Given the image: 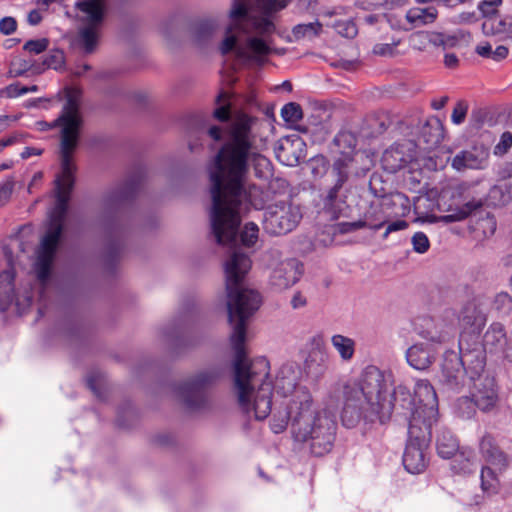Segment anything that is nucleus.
I'll use <instances>...</instances> for the list:
<instances>
[{
    "instance_id": "12",
    "label": "nucleus",
    "mask_w": 512,
    "mask_h": 512,
    "mask_svg": "<svg viewBox=\"0 0 512 512\" xmlns=\"http://www.w3.org/2000/svg\"><path fill=\"white\" fill-rule=\"evenodd\" d=\"M222 376L221 369L212 368L198 373L193 378L181 383L177 387V393L187 408L191 410L206 406L208 401L207 391Z\"/></svg>"
},
{
    "instance_id": "56",
    "label": "nucleus",
    "mask_w": 512,
    "mask_h": 512,
    "mask_svg": "<svg viewBox=\"0 0 512 512\" xmlns=\"http://www.w3.org/2000/svg\"><path fill=\"white\" fill-rule=\"evenodd\" d=\"M512 146V133L504 132L501 135L500 142L495 146V154L503 155L505 154Z\"/></svg>"
},
{
    "instance_id": "41",
    "label": "nucleus",
    "mask_w": 512,
    "mask_h": 512,
    "mask_svg": "<svg viewBox=\"0 0 512 512\" xmlns=\"http://www.w3.org/2000/svg\"><path fill=\"white\" fill-rule=\"evenodd\" d=\"M321 29L322 24L319 21H316L307 24H298L292 29V33L295 39L299 40L304 37L318 36L321 32Z\"/></svg>"
},
{
    "instance_id": "57",
    "label": "nucleus",
    "mask_w": 512,
    "mask_h": 512,
    "mask_svg": "<svg viewBox=\"0 0 512 512\" xmlns=\"http://www.w3.org/2000/svg\"><path fill=\"white\" fill-rule=\"evenodd\" d=\"M355 139L354 137L347 132L339 133L337 134L334 139L333 143L341 148V147H347V148H353L355 147Z\"/></svg>"
},
{
    "instance_id": "9",
    "label": "nucleus",
    "mask_w": 512,
    "mask_h": 512,
    "mask_svg": "<svg viewBox=\"0 0 512 512\" xmlns=\"http://www.w3.org/2000/svg\"><path fill=\"white\" fill-rule=\"evenodd\" d=\"M75 18L81 24L78 43L86 53H92L98 42L108 6L106 0H77L74 5Z\"/></svg>"
},
{
    "instance_id": "26",
    "label": "nucleus",
    "mask_w": 512,
    "mask_h": 512,
    "mask_svg": "<svg viewBox=\"0 0 512 512\" xmlns=\"http://www.w3.org/2000/svg\"><path fill=\"white\" fill-rule=\"evenodd\" d=\"M451 470L456 474H471L476 470V457L472 449L462 448L453 456Z\"/></svg>"
},
{
    "instance_id": "28",
    "label": "nucleus",
    "mask_w": 512,
    "mask_h": 512,
    "mask_svg": "<svg viewBox=\"0 0 512 512\" xmlns=\"http://www.w3.org/2000/svg\"><path fill=\"white\" fill-rule=\"evenodd\" d=\"M63 233V225L50 223L42 238L39 255L54 257Z\"/></svg>"
},
{
    "instance_id": "44",
    "label": "nucleus",
    "mask_w": 512,
    "mask_h": 512,
    "mask_svg": "<svg viewBox=\"0 0 512 512\" xmlns=\"http://www.w3.org/2000/svg\"><path fill=\"white\" fill-rule=\"evenodd\" d=\"M53 259H54V257L38 254L37 277L43 283L49 279Z\"/></svg>"
},
{
    "instance_id": "58",
    "label": "nucleus",
    "mask_w": 512,
    "mask_h": 512,
    "mask_svg": "<svg viewBox=\"0 0 512 512\" xmlns=\"http://www.w3.org/2000/svg\"><path fill=\"white\" fill-rule=\"evenodd\" d=\"M14 189V180L7 179L4 183L0 184V206H3L11 197Z\"/></svg>"
},
{
    "instance_id": "29",
    "label": "nucleus",
    "mask_w": 512,
    "mask_h": 512,
    "mask_svg": "<svg viewBox=\"0 0 512 512\" xmlns=\"http://www.w3.org/2000/svg\"><path fill=\"white\" fill-rule=\"evenodd\" d=\"M364 228L378 230L388 223V215L379 203H371L360 219Z\"/></svg>"
},
{
    "instance_id": "21",
    "label": "nucleus",
    "mask_w": 512,
    "mask_h": 512,
    "mask_svg": "<svg viewBox=\"0 0 512 512\" xmlns=\"http://www.w3.org/2000/svg\"><path fill=\"white\" fill-rule=\"evenodd\" d=\"M479 450L485 461L499 467V470H505L508 467L507 454L501 450L491 434L483 435L479 443Z\"/></svg>"
},
{
    "instance_id": "62",
    "label": "nucleus",
    "mask_w": 512,
    "mask_h": 512,
    "mask_svg": "<svg viewBox=\"0 0 512 512\" xmlns=\"http://www.w3.org/2000/svg\"><path fill=\"white\" fill-rule=\"evenodd\" d=\"M408 225H409L408 222L405 220H396L391 223H388L386 226V230L383 234V238L384 239L387 238L388 235L392 232L406 229L408 227Z\"/></svg>"
},
{
    "instance_id": "17",
    "label": "nucleus",
    "mask_w": 512,
    "mask_h": 512,
    "mask_svg": "<svg viewBox=\"0 0 512 512\" xmlns=\"http://www.w3.org/2000/svg\"><path fill=\"white\" fill-rule=\"evenodd\" d=\"M303 274V264L290 258L281 261L270 275V284L276 290H284L297 283Z\"/></svg>"
},
{
    "instance_id": "11",
    "label": "nucleus",
    "mask_w": 512,
    "mask_h": 512,
    "mask_svg": "<svg viewBox=\"0 0 512 512\" xmlns=\"http://www.w3.org/2000/svg\"><path fill=\"white\" fill-rule=\"evenodd\" d=\"M512 202V180L506 182H497L492 186L483 199H472L458 207L453 213L443 215L441 220L445 223H453L464 220L472 214H476L484 205L492 207H503Z\"/></svg>"
},
{
    "instance_id": "22",
    "label": "nucleus",
    "mask_w": 512,
    "mask_h": 512,
    "mask_svg": "<svg viewBox=\"0 0 512 512\" xmlns=\"http://www.w3.org/2000/svg\"><path fill=\"white\" fill-rule=\"evenodd\" d=\"M444 136V129L441 121L432 117L428 119L421 127L418 139L415 141L417 147L423 145V149H432L438 146Z\"/></svg>"
},
{
    "instance_id": "23",
    "label": "nucleus",
    "mask_w": 512,
    "mask_h": 512,
    "mask_svg": "<svg viewBox=\"0 0 512 512\" xmlns=\"http://www.w3.org/2000/svg\"><path fill=\"white\" fill-rule=\"evenodd\" d=\"M341 190L330 187L322 198L323 210L332 220L348 216L349 206L346 196L341 194Z\"/></svg>"
},
{
    "instance_id": "24",
    "label": "nucleus",
    "mask_w": 512,
    "mask_h": 512,
    "mask_svg": "<svg viewBox=\"0 0 512 512\" xmlns=\"http://www.w3.org/2000/svg\"><path fill=\"white\" fill-rule=\"evenodd\" d=\"M488 156L487 150H464L455 155L452 160V167L457 171L484 169L487 165Z\"/></svg>"
},
{
    "instance_id": "7",
    "label": "nucleus",
    "mask_w": 512,
    "mask_h": 512,
    "mask_svg": "<svg viewBox=\"0 0 512 512\" xmlns=\"http://www.w3.org/2000/svg\"><path fill=\"white\" fill-rule=\"evenodd\" d=\"M143 178V171L138 170L103 199V222L107 241L106 259L110 264L117 260L123 249L126 235L125 210L136 198Z\"/></svg>"
},
{
    "instance_id": "63",
    "label": "nucleus",
    "mask_w": 512,
    "mask_h": 512,
    "mask_svg": "<svg viewBox=\"0 0 512 512\" xmlns=\"http://www.w3.org/2000/svg\"><path fill=\"white\" fill-rule=\"evenodd\" d=\"M307 304L306 298L302 295L300 291L294 293L291 299V306L293 309H298L304 307Z\"/></svg>"
},
{
    "instance_id": "47",
    "label": "nucleus",
    "mask_w": 512,
    "mask_h": 512,
    "mask_svg": "<svg viewBox=\"0 0 512 512\" xmlns=\"http://www.w3.org/2000/svg\"><path fill=\"white\" fill-rule=\"evenodd\" d=\"M309 167L315 178L322 177L327 172L328 160L324 156L314 157L310 160Z\"/></svg>"
},
{
    "instance_id": "18",
    "label": "nucleus",
    "mask_w": 512,
    "mask_h": 512,
    "mask_svg": "<svg viewBox=\"0 0 512 512\" xmlns=\"http://www.w3.org/2000/svg\"><path fill=\"white\" fill-rule=\"evenodd\" d=\"M466 375L459 356L455 352L446 353L442 363V384L448 390L459 392L465 386Z\"/></svg>"
},
{
    "instance_id": "38",
    "label": "nucleus",
    "mask_w": 512,
    "mask_h": 512,
    "mask_svg": "<svg viewBox=\"0 0 512 512\" xmlns=\"http://www.w3.org/2000/svg\"><path fill=\"white\" fill-rule=\"evenodd\" d=\"M477 404L475 397L463 396L456 400L454 404V413L462 419H471L476 413Z\"/></svg>"
},
{
    "instance_id": "2",
    "label": "nucleus",
    "mask_w": 512,
    "mask_h": 512,
    "mask_svg": "<svg viewBox=\"0 0 512 512\" xmlns=\"http://www.w3.org/2000/svg\"><path fill=\"white\" fill-rule=\"evenodd\" d=\"M251 268V260L245 253L233 250L224 264L227 315L232 326L231 345L235 351L234 387L241 410L256 420L266 419L272 412L273 388L277 394L290 399L283 402L281 411L293 396L305 387H297L299 369L294 363L283 364L274 386L265 379L269 375V362L265 358L248 360L245 352L247 322L260 308L262 297L243 283ZM280 410V408L278 409Z\"/></svg>"
},
{
    "instance_id": "15",
    "label": "nucleus",
    "mask_w": 512,
    "mask_h": 512,
    "mask_svg": "<svg viewBox=\"0 0 512 512\" xmlns=\"http://www.w3.org/2000/svg\"><path fill=\"white\" fill-rule=\"evenodd\" d=\"M417 143L414 140L403 139L386 149L381 163L389 173H396L416 159Z\"/></svg>"
},
{
    "instance_id": "16",
    "label": "nucleus",
    "mask_w": 512,
    "mask_h": 512,
    "mask_svg": "<svg viewBox=\"0 0 512 512\" xmlns=\"http://www.w3.org/2000/svg\"><path fill=\"white\" fill-rule=\"evenodd\" d=\"M461 366L470 380H475L484 372L486 365V349L481 343H474L471 347L461 338L459 341Z\"/></svg>"
},
{
    "instance_id": "13",
    "label": "nucleus",
    "mask_w": 512,
    "mask_h": 512,
    "mask_svg": "<svg viewBox=\"0 0 512 512\" xmlns=\"http://www.w3.org/2000/svg\"><path fill=\"white\" fill-rule=\"evenodd\" d=\"M301 218L298 206L280 201L266 208L262 222L263 230L271 236L285 235L297 227Z\"/></svg>"
},
{
    "instance_id": "31",
    "label": "nucleus",
    "mask_w": 512,
    "mask_h": 512,
    "mask_svg": "<svg viewBox=\"0 0 512 512\" xmlns=\"http://www.w3.org/2000/svg\"><path fill=\"white\" fill-rule=\"evenodd\" d=\"M482 31L486 35L506 33L512 36V16L490 18L482 24Z\"/></svg>"
},
{
    "instance_id": "25",
    "label": "nucleus",
    "mask_w": 512,
    "mask_h": 512,
    "mask_svg": "<svg viewBox=\"0 0 512 512\" xmlns=\"http://www.w3.org/2000/svg\"><path fill=\"white\" fill-rule=\"evenodd\" d=\"M437 453L442 458H452L460 450L459 442L446 427H441L436 436Z\"/></svg>"
},
{
    "instance_id": "46",
    "label": "nucleus",
    "mask_w": 512,
    "mask_h": 512,
    "mask_svg": "<svg viewBox=\"0 0 512 512\" xmlns=\"http://www.w3.org/2000/svg\"><path fill=\"white\" fill-rule=\"evenodd\" d=\"M334 27L338 34L346 38H354L358 33L357 26L352 20L337 21Z\"/></svg>"
},
{
    "instance_id": "51",
    "label": "nucleus",
    "mask_w": 512,
    "mask_h": 512,
    "mask_svg": "<svg viewBox=\"0 0 512 512\" xmlns=\"http://www.w3.org/2000/svg\"><path fill=\"white\" fill-rule=\"evenodd\" d=\"M26 93V86H21L19 82L12 83L3 89H0V97L14 98Z\"/></svg>"
},
{
    "instance_id": "20",
    "label": "nucleus",
    "mask_w": 512,
    "mask_h": 512,
    "mask_svg": "<svg viewBox=\"0 0 512 512\" xmlns=\"http://www.w3.org/2000/svg\"><path fill=\"white\" fill-rule=\"evenodd\" d=\"M219 28L215 18H198L190 22L188 31L192 42L198 47H204L210 43Z\"/></svg>"
},
{
    "instance_id": "64",
    "label": "nucleus",
    "mask_w": 512,
    "mask_h": 512,
    "mask_svg": "<svg viewBox=\"0 0 512 512\" xmlns=\"http://www.w3.org/2000/svg\"><path fill=\"white\" fill-rule=\"evenodd\" d=\"M508 48L500 45L492 52V59L495 61H501L505 59L508 55Z\"/></svg>"
},
{
    "instance_id": "59",
    "label": "nucleus",
    "mask_w": 512,
    "mask_h": 512,
    "mask_svg": "<svg viewBox=\"0 0 512 512\" xmlns=\"http://www.w3.org/2000/svg\"><path fill=\"white\" fill-rule=\"evenodd\" d=\"M362 228L364 227L360 219L353 222H340L337 224V230L340 234L351 233Z\"/></svg>"
},
{
    "instance_id": "10",
    "label": "nucleus",
    "mask_w": 512,
    "mask_h": 512,
    "mask_svg": "<svg viewBox=\"0 0 512 512\" xmlns=\"http://www.w3.org/2000/svg\"><path fill=\"white\" fill-rule=\"evenodd\" d=\"M417 417L408 426V440L403 454V465L412 474L422 473L428 464L426 450L429 447L434 424L421 426Z\"/></svg>"
},
{
    "instance_id": "36",
    "label": "nucleus",
    "mask_w": 512,
    "mask_h": 512,
    "mask_svg": "<svg viewBox=\"0 0 512 512\" xmlns=\"http://www.w3.org/2000/svg\"><path fill=\"white\" fill-rule=\"evenodd\" d=\"M459 321L465 327H475L479 329L483 323V317L478 311L476 305L469 302L462 308Z\"/></svg>"
},
{
    "instance_id": "60",
    "label": "nucleus",
    "mask_w": 512,
    "mask_h": 512,
    "mask_svg": "<svg viewBox=\"0 0 512 512\" xmlns=\"http://www.w3.org/2000/svg\"><path fill=\"white\" fill-rule=\"evenodd\" d=\"M17 29V21L13 17H4L0 20V32L11 35Z\"/></svg>"
},
{
    "instance_id": "6",
    "label": "nucleus",
    "mask_w": 512,
    "mask_h": 512,
    "mask_svg": "<svg viewBox=\"0 0 512 512\" xmlns=\"http://www.w3.org/2000/svg\"><path fill=\"white\" fill-rule=\"evenodd\" d=\"M76 93L69 91L62 111L50 127H61L60 160L61 172L55 179V207L50 223L63 225L68 211L70 195L75 184L76 166L72 163L73 153L78 147L83 120Z\"/></svg>"
},
{
    "instance_id": "54",
    "label": "nucleus",
    "mask_w": 512,
    "mask_h": 512,
    "mask_svg": "<svg viewBox=\"0 0 512 512\" xmlns=\"http://www.w3.org/2000/svg\"><path fill=\"white\" fill-rule=\"evenodd\" d=\"M288 146H285L284 144H281L278 148V152H277V158L283 162L284 164L286 165H289V166H294L298 163V158L297 157H293L291 158L289 155H288V151L290 148L293 147L292 144H290L289 142H287Z\"/></svg>"
},
{
    "instance_id": "43",
    "label": "nucleus",
    "mask_w": 512,
    "mask_h": 512,
    "mask_svg": "<svg viewBox=\"0 0 512 512\" xmlns=\"http://www.w3.org/2000/svg\"><path fill=\"white\" fill-rule=\"evenodd\" d=\"M281 116L285 122L293 124L303 118V111L300 104L289 102L282 107Z\"/></svg>"
},
{
    "instance_id": "45",
    "label": "nucleus",
    "mask_w": 512,
    "mask_h": 512,
    "mask_svg": "<svg viewBox=\"0 0 512 512\" xmlns=\"http://www.w3.org/2000/svg\"><path fill=\"white\" fill-rule=\"evenodd\" d=\"M50 40L48 38L31 39L23 45V50L31 54H41L49 47Z\"/></svg>"
},
{
    "instance_id": "33",
    "label": "nucleus",
    "mask_w": 512,
    "mask_h": 512,
    "mask_svg": "<svg viewBox=\"0 0 512 512\" xmlns=\"http://www.w3.org/2000/svg\"><path fill=\"white\" fill-rule=\"evenodd\" d=\"M192 314V310L187 309V311L179 317V319L175 320L171 326L166 328L165 334L167 337L171 338L175 345H180L183 342V335L186 330V327L189 323L190 317Z\"/></svg>"
},
{
    "instance_id": "42",
    "label": "nucleus",
    "mask_w": 512,
    "mask_h": 512,
    "mask_svg": "<svg viewBox=\"0 0 512 512\" xmlns=\"http://www.w3.org/2000/svg\"><path fill=\"white\" fill-rule=\"evenodd\" d=\"M481 487L484 492L493 494L498 489V479L490 467H483L481 470Z\"/></svg>"
},
{
    "instance_id": "48",
    "label": "nucleus",
    "mask_w": 512,
    "mask_h": 512,
    "mask_svg": "<svg viewBox=\"0 0 512 512\" xmlns=\"http://www.w3.org/2000/svg\"><path fill=\"white\" fill-rule=\"evenodd\" d=\"M502 3V0H483L478 4V9L483 17L488 19L494 18L497 13V7Z\"/></svg>"
},
{
    "instance_id": "50",
    "label": "nucleus",
    "mask_w": 512,
    "mask_h": 512,
    "mask_svg": "<svg viewBox=\"0 0 512 512\" xmlns=\"http://www.w3.org/2000/svg\"><path fill=\"white\" fill-rule=\"evenodd\" d=\"M468 111L467 102L461 100L458 101L452 111L451 119L454 124H461L464 122Z\"/></svg>"
},
{
    "instance_id": "49",
    "label": "nucleus",
    "mask_w": 512,
    "mask_h": 512,
    "mask_svg": "<svg viewBox=\"0 0 512 512\" xmlns=\"http://www.w3.org/2000/svg\"><path fill=\"white\" fill-rule=\"evenodd\" d=\"M412 245L415 252L423 254L428 251L430 242L423 232H416L412 237Z\"/></svg>"
},
{
    "instance_id": "27",
    "label": "nucleus",
    "mask_w": 512,
    "mask_h": 512,
    "mask_svg": "<svg viewBox=\"0 0 512 512\" xmlns=\"http://www.w3.org/2000/svg\"><path fill=\"white\" fill-rule=\"evenodd\" d=\"M354 162V158L346 153H342L340 157L335 159L332 164V175L335 178L333 188L342 189L349 179L350 169Z\"/></svg>"
},
{
    "instance_id": "61",
    "label": "nucleus",
    "mask_w": 512,
    "mask_h": 512,
    "mask_svg": "<svg viewBox=\"0 0 512 512\" xmlns=\"http://www.w3.org/2000/svg\"><path fill=\"white\" fill-rule=\"evenodd\" d=\"M512 180V165L509 163H505L500 166L497 170V182H506L508 180Z\"/></svg>"
},
{
    "instance_id": "53",
    "label": "nucleus",
    "mask_w": 512,
    "mask_h": 512,
    "mask_svg": "<svg viewBox=\"0 0 512 512\" xmlns=\"http://www.w3.org/2000/svg\"><path fill=\"white\" fill-rule=\"evenodd\" d=\"M102 381V374L100 372H92L86 379L87 387L98 397H102L99 385Z\"/></svg>"
},
{
    "instance_id": "19",
    "label": "nucleus",
    "mask_w": 512,
    "mask_h": 512,
    "mask_svg": "<svg viewBox=\"0 0 512 512\" xmlns=\"http://www.w3.org/2000/svg\"><path fill=\"white\" fill-rule=\"evenodd\" d=\"M471 381L473 382L474 387L472 395L475 397L477 407L482 411H489L492 409L498 400L494 378L488 375H481Z\"/></svg>"
},
{
    "instance_id": "39",
    "label": "nucleus",
    "mask_w": 512,
    "mask_h": 512,
    "mask_svg": "<svg viewBox=\"0 0 512 512\" xmlns=\"http://www.w3.org/2000/svg\"><path fill=\"white\" fill-rule=\"evenodd\" d=\"M65 62L64 53L62 50L54 49L44 58L42 63H37L35 73H42L47 68L59 70Z\"/></svg>"
},
{
    "instance_id": "55",
    "label": "nucleus",
    "mask_w": 512,
    "mask_h": 512,
    "mask_svg": "<svg viewBox=\"0 0 512 512\" xmlns=\"http://www.w3.org/2000/svg\"><path fill=\"white\" fill-rule=\"evenodd\" d=\"M400 41H394L392 43H378L373 47V53L379 56H392L394 49L398 46Z\"/></svg>"
},
{
    "instance_id": "32",
    "label": "nucleus",
    "mask_w": 512,
    "mask_h": 512,
    "mask_svg": "<svg viewBox=\"0 0 512 512\" xmlns=\"http://www.w3.org/2000/svg\"><path fill=\"white\" fill-rule=\"evenodd\" d=\"M15 274L12 270H4L0 273V302L5 305L12 303L15 297Z\"/></svg>"
},
{
    "instance_id": "1",
    "label": "nucleus",
    "mask_w": 512,
    "mask_h": 512,
    "mask_svg": "<svg viewBox=\"0 0 512 512\" xmlns=\"http://www.w3.org/2000/svg\"><path fill=\"white\" fill-rule=\"evenodd\" d=\"M213 116L226 126L211 125L206 131L214 141L223 140L209 168L211 233L219 245L236 248L240 240L251 247L258 240L259 228L248 222L240 231L242 218L251 208L264 206L260 187L250 181V165L262 157L252 132L255 118L224 105Z\"/></svg>"
},
{
    "instance_id": "37",
    "label": "nucleus",
    "mask_w": 512,
    "mask_h": 512,
    "mask_svg": "<svg viewBox=\"0 0 512 512\" xmlns=\"http://www.w3.org/2000/svg\"><path fill=\"white\" fill-rule=\"evenodd\" d=\"M470 38L471 34L465 31H458L453 35L437 33L433 35L431 42L436 46H442L446 49L455 47L459 41H469Z\"/></svg>"
},
{
    "instance_id": "52",
    "label": "nucleus",
    "mask_w": 512,
    "mask_h": 512,
    "mask_svg": "<svg viewBox=\"0 0 512 512\" xmlns=\"http://www.w3.org/2000/svg\"><path fill=\"white\" fill-rule=\"evenodd\" d=\"M37 68V62L33 61H27V60H20L19 67L10 69L8 72L9 77H20L25 75L28 71L32 70L35 72V69Z\"/></svg>"
},
{
    "instance_id": "34",
    "label": "nucleus",
    "mask_w": 512,
    "mask_h": 512,
    "mask_svg": "<svg viewBox=\"0 0 512 512\" xmlns=\"http://www.w3.org/2000/svg\"><path fill=\"white\" fill-rule=\"evenodd\" d=\"M437 17L435 8H412L406 13V19L414 26L432 23Z\"/></svg>"
},
{
    "instance_id": "8",
    "label": "nucleus",
    "mask_w": 512,
    "mask_h": 512,
    "mask_svg": "<svg viewBox=\"0 0 512 512\" xmlns=\"http://www.w3.org/2000/svg\"><path fill=\"white\" fill-rule=\"evenodd\" d=\"M392 413L404 417L410 426L419 418L420 425L436 424L438 421V399L434 387L428 381H419L414 394L405 386L398 385L388 395Z\"/></svg>"
},
{
    "instance_id": "5",
    "label": "nucleus",
    "mask_w": 512,
    "mask_h": 512,
    "mask_svg": "<svg viewBox=\"0 0 512 512\" xmlns=\"http://www.w3.org/2000/svg\"><path fill=\"white\" fill-rule=\"evenodd\" d=\"M392 384V374L374 365L367 366L357 382L345 383L341 389L342 424L354 428L362 420L366 423L379 421L381 424L388 421L392 415V406L388 402Z\"/></svg>"
},
{
    "instance_id": "30",
    "label": "nucleus",
    "mask_w": 512,
    "mask_h": 512,
    "mask_svg": "<svg viewBox=\"0 0 512 512\" xmlns=\"http://www.w3.org/2000/svg\"><path fill=\"white\" fill-rule=\"evenodd\" d=\"M506 332L504 326L495 322L490 325L483 337V347L490 351L501 349L506 344Z\"/></svg>"
},
{
    "instance_id": "4",
    "label": "nucleus",
    "mask_w": 512,
    "mask_h": 512,
    "mask_svg": "<svg viewBox=\"0 0 512 512\" xmlns=\"http://www.w3.org/2000/svg\"><path fill=\"white\" fill-rule=\"evenodd\" d=\"M289 423L294 439L306 443L314 456L321 457L332 450L337 431L335 415L327 409L314 410L308 389L299 390L283 411L272 414L270 425L274 433L283 432Z\"/></svg>"
},
{
    "instance_id": "3",
    "label": "nucleus",
    "mask_w": 512,
    "mask_h": 512,
    "mask_svg": "<svg viewBox=\"0 0 512 512\" xmlns=\"http://www.w3.org/2000/svg\"><path fill=\"white\" fill-rule=\"evenodd\" d=\"M286 6L285 0H233L229 11L231 23L219 44L220 53L231 54L239 65L262 64L271 53L265 39L276 30L269 17Z\"/></svg>"
},
{
    "instance_id": "14",
    "label": "nucleus",
    "mask_w": 512,
    "mask_h": 512,
    "mask_svg": "<svg viewBox=\"0 0 512 512\" xmlns=\"http://www.w3.org/2000/svg\"><path fill=\"white\" fill-rule=\"evenodd\" d=\"M421 335L431 342L416 343L406 351L407 362L417 370H425L435 362L438 354L436 344L443 340V336L437 332L425 331Z\"/></svg>"
},
{
    "instance_id": "40",
    "label": "nucleus",
    "mask_w": 512,
    "mask_h": 512,
    "mask_svg": "<svg viewBox=\"0 0 512 512\" xmlns=\"http://www.w3.org/2000/svg\"><path fill=\"white\" fill-rule=\"evenodd\" d=\"M491 308L499 317H507L512 312V296L507 292L496 294Z\"/></svg>"
},
{
    "instance_id": "35",
    "label": "nucleus",
    "mask_w": 512,
    "mask_h": 512,
    "mask_svg": "<svg viewBox=\"0 0 512 512\" xmlns=\"http://www.w3.org/2000/svg\"><path fill=\"white\" fill-rule=\"evenodd\" d=\"M333 347L338 351L344 361L352 359L355 352V341L347 336L336 334L332 336Z\"/></svg>"
}]
</instances>
